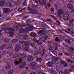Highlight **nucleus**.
Instances as JSON below:
<instances>
[{
    "instance_id": "nucleus-1",
    "label": "nucleus",
    "mask_w": 74,
    "mask_h": 74,
    "mask_svg": "<svg viewBox=\"0 0 74 74\" xmlns=\"http://www.w3.org/2000/svg\"><path fill=\"white\" fill-rule=\"evenodd\" d=\"M63 19H64L65 21H67V20H69V19H70L69 15L67 14H64L63 16Z\"/></svg>"
},
{
    "instance_id": "nucleus-2",
    "label": "nucleus",
    "mask_w": 74,
    "mask_h": 74,
    "mask_svg": "<svg viewBox=\"0 0 74 74\" xmlns=\"http://www.w3.org/2000/svg\"><path fill=\"white\" fill-rule=\"evenodd\" d=\"M11 31L14 32L15 30H14V29L11 28H7L5 29V32L6 33H9L10 32H11Z\"/></svg>"
},
{
    "instance_id": "nucleus-3",
    "label": "nucleus",
    "mask_w": 74,
    "mask_h": 74,
    "mask_svg": "<svg viewBox=\"0 0 74 74\" xmlns=\"http://www.w3.org/2000/svg\"><path fill=\"white\" fill-rule=\"evenodd\" d=\"M27 9L28 10H30V11H32L30 12L31 14H37V12H34L33 11V10H32V8H31L30 7V6H28L27 8Z\"/></svg>"
},
{
    "instance_id": "nucleus-4",
    "label": "nucleus",
    "mask_w": 74,
    "mask_h": 74,
    "mask_svg": "<svg viewBox=\"0 0 74 74\" xmlns=\"http://www.w3.org/2000/svg\"><path fill=\"white\" fill-rule=\"evenodd\" d=\"M31 21L28 20L27 23V26L28 27H30V28H33V25H32L31 24H30V23H31Z\"/></svg>"
},
{
    "instance_id": "nucleus-5",
    "label": "nucleus",
    "mask_w": 74,
    "mask_h": 74,
    "mask_svg": "<svg viewBox=\"0 0 74 74\" xmlns=\"http://www.w3.org/2000/svg\"><path fill=\"white\" fill-rule=\"evenodd\" d=\"M36 64V62H33L31 63L29 65L30 66H33V68L34 69V70H36V69H37V67H36V66H35Z\"/></svg>"
},
{
    "instance_id": "nucleus-6",
    "label": "nucleus",
    "mask_w": 74,
    "mask_h": 74,
    "mask_svg": "<svg viewBox=\"0 0 74 74\" xmlns=\"http://www.w3.org/2000/svg\"><path fill=\"white\" fill-rule=\"evenodd\" d=\"M26 63L22 62L18 66V67L19 68H23L26 66Z\"/></svg>"
},
{
    "instance_id": "nucleus-7",
    "label": "nucleus",
    "mask_w": 74,
    "mask_h": 74,
    "mask_svg": "<svg viewBox=\"0 0 74 74\" xmlns=\"http://www.w3.org/2000/svg\"><path fill=\"white\" fill-rule=\"evenodd\" d=\"M52 58L54 63H55L57 60H59V57H56L53 56L52 57Z\"/></svg>"
},
{
    "instance_id": "nucleus-8",
    "label": "nucleus",
    "mask_w": 74,
    "mask_h": 74,
    "mask_svg": "<svg viewBox=\"0 0 74 74\" xmlns=\"http://www.w3.org/2000/svg\"><path fill=\"white\" fill-rule=\"evenodd\" d=\"M47 65L48 67H53V63L51 62H48L47 63Z\"/></svg>"
},
{
    "instance_id": "nucleus-9",
    "label": "nucleus",
    "mask_w": 74,
    "mask_h": 74,
    "mask_svg": "<svg viewBox=\"0 0 74 74\" xmlns=\"http://www.w3.org/2000/svg\"><path fill=\"white\" fill-rule=\"evenodd\" d=\"M61 63L64 66V67H67L68 65L67 63L64 61H61Z\"/></svg>"
},
{
    "instance_id": "nucleus-10",
    "label": "nucleus",
    "mask_w": 74,
    "mask_h": 74,
    "mask_svg": "<svg viewBox=\"0 0 74 74\" xmlns=\"http://www.w3.org/2000/svg\"><path fill=\"white\" fill-rule=\"evenodd\" d=\"M47 38H48V37H47V35H45L43 36V37H42V40L43 42H45V40H46L47 39Z\"/></svg>"
},
{
    "instance_id": "nucleus-11",
    "label": "nucleus",
    "mask_w": 74,
    "mask_h": 74,
    "mask_svg": "<svg viewBox=\"0 0 74 74\" xmlns=\"http://www.w3.org/2000/svg\"><path fill=\"white\" fill-rule=\"evenodd\" d=\"M33 58L32 56H29L27 57V60L28 61H29V62H31V61H32V60H33Z\"/></svg>"
},
{
    "instance_id": "nucleus-12",
    "label": "nucleus",
    "mask_w": 74,
    "mask_h": 74,
    "mask_svg": "<svg viewBox=\"0 0 74 74\" xmlns=\"http://www.w3.org/2000/svg\"><path fill=\"white\" fill-rule=\"evenodd\" d=\"M22 61V59H21L19 61V62L16 61V60H15L14 62V64H15L16 65H17V64H18L19 63H21Z\"/></svg>"
},
{
    "instance_id": "nucleus-13",
    "label": "nucleus",
    "mask_w": 74,
    "mask_h": 74,
    "mask_svg": "<svg viewBox=\"0 0 74 74\" xmlns=\"http://www.w3.org/2000/svg\"><path fill=\"white\" fill-rule=\"evenodd\" d=\"M46 52V50L44 49L43 50L40 52V54L42 56H44Z\"/></svg>"
},
{
    "instance_id": "nucleus-14",
    "label": "nucleus",
    "mask_w": 74,
    "mask_h": 74,
    "mask_svg": "<svg viewBox=\"0 0 74 74\" xmlns=\"http://www.w3.org/2000/svg\"><path fill=\"white\" fill-rule=\"evenodd\" d=\"M70 69H69L68 70L65 69L64 71V72L65 74H70Z\"/></svg>"
},
{
    "instance_id": "nucleus-15",
    "label": "nucleus",
    "mask_w": 74,
    "mask_h": 74,
    "mask_svg": "<svg viewBox=\"0 0 74 74\" xmlns=\"http://www.w3.org/2000/svg\"><path fill=\"white\" fill-rule=\"evenodd\" d=\"M50 72L52 74H56V72L55 71L52 70V69H50L49 70Z\"/></svg>"
},
{
    "instance_id": "nucleus-16",
    "label": "nucleus",
    "mask_w": 74,
    "mask_h": 74,
    "mask_svg": "<svg viewBox=\"0 0 74 74\" xmlns=\"http://www.w3.org/2000/svg\"><path fill=\"white\" fill-rule=\"evenodd\" d=\"M67 6L68 8L69 9H71V10L72 8H73V5L71 4L68 3L67 5Z\"/></svg>"
},
{
    "instance_id": "nucleus-17",
    "label": "nucleus",
    "mask_w": 74,
    "mask_h": 74,
    "mask_svg": "<svg viewBox=\"0 0 74 74\" xmlns=\"http://www.w3.org/2000/svg\"><path fill=\"white\" fill-rule=\"evenodd\" d=\"M19 32L20 33H24L25 32H26L25 30L23 29H20Z\"/></svg>"
},
{
    "instance_id": "nucleus-18",
    "label": "nucleus",
    "mask_w": 74,
    "mask_h": 74,
    "mask_svg": "<svg viewBox=\"0 0 74 74\" xmlns=\"http://www.w3.org/2000/svg\"><path fill=\"white\" fill-rule=\"evenodd\" d=\"M15 36L17 38H18L21 37V34H20L17 33L15 34Z\"/></svg>"
},
{
    "instance_id": "nucleus-19",
    "label": "nucleus",
    "mask_w": 74,
    "mask_h": 74,
    "mask_svg": "<svg viewBox=\"0 0 74 74\" xmlns=\"http://www.w3.org/2000/svg\"><path fill=\"white\" fill-rule=\"evenodd\" d=\"M9 34L10 36L11 37H13V36H14V32H12V31H10V32L9 33Z\"/></svg>"
},
{
    "instance_id": "nucleus-20",
    "label": "nucleus",
    "mask_w": 74,
    "mask_h": 74,
    "mask_svg": "<svg viewBox=\"0 0 74 74\" xmlns=\"http://www.w3.org/2000/svg\"><path fill=\"white\" fill-rule=\"evenodd\" d=\"M21 48V46L19 45L18 46H17L16 48H15V51L16 52H18L19 50V49Z\"/></svg>"
},
{
    "instance_id": "nucleus-21",
    "label": "nucleus",
    "mask_w": 74,
    "mask_h": 74,
    "mask_svg": "<svg viewBox=\"0 0 74 74\" xmlns=\"http://www.w3.org/2000/svg\"><path fill=\"white\" fill-rule=\"evenodd\" d=\"M58 14L59 15H61L62 14H63V12H62V10L60 9H59L58 10Z\"/></svg>"
},
{
    "instance_id": "nucleus-22",
    "label": "nucleus",
    "mask_w": 74,
    "mask_h": 74,
    "mask_svg": "<svg viewBox=\"0 0 74 74\" xmlns=\"http://www.w3.org/2000/svg\"><path fill=\"white\" fill-rule=\"evenodd\" d=\"M49 50L50 52H52L53 50V48L52 46H50V47L49 49Z\"/></svg>"
},
{
    "instance_id": "nucleus-23",
    "label": "nucleus",
    "mask_w": 74,
    "mask_h": 74,
    "mask_svg": "<svg viewBox=\"0 0 74 74\" xmlns=\"http://www.w3.org/2000/svg\"><path fill=\"white\" fill-rule=\"evenodd\" d=\"M40 51L39 50L36 51L35 52L34 54V55H38L39 53H40Z\"/></svg>"
},
{
    "instance_id": "nucleus-24",
    "label": "nucleus",
    "mask_w": 74,
    "mask_h": 74,
    "mask_svg": "<svg viewBox=\"0 0 74 74\" xmlns=\"http://www.w3.org/2000/svg\"><path fill=\"white\" fill-rule=\"evenodd\" d=\"M40 4L42 6V7L43 6H45V5L46 3H45V2H40Z\"/></svg>"
},
{
    "instance_id": "nucleus-25",
    "label": "nucleus",
    "mask_w": 74,
    "mask_h": 74,
    "mask_svg": "<svg viewBox=\"0 0 74 74\" xmlns=\"http://www.w3.org/2000/svg\"><path fill=\"white\" fill-rule=\"evenodd\" d=\"M4 4V1L3 0H0V5H3Z\"/></svg>"
},
{
    "instance_id": "nucleus-26",
    "label": "nucleus",
    "mask_w": 74,
    "mask_h": 74,
    "mask_svg": "<svg viewBox=\"0 0 74 74\" xmlns=\"http://www.w3.org/2000/svg\"><path fill=\"white\" fill-rule=\"evenodd\" d=\"M20 56L21 58H24L26 56V55L25 54L22 53L21 54Z\"/></svg>"
},
{
    "instance_id": "nucleus-27",
    "label": "nucleus",
    "mask_w": 74,
    "mask_h": 74,
    "mask_svg": "<svg viewBox=\"0 0 74 74\" xmlns=\"http://www.w3.org/2000/svg\"><path fill=\"white\" fill-rule=\"evenodd\" d=\"M30 35L31 36L34 37H36V36H37V35H36V34L34 33H33V32L31 33Z\"/></svg>"
},
{
    "instance_id": "nucleus-28",
    "label": "nucleus",
    "mask_w": 74,
    "mask_h": 74,
    "mask_svg": "<svg viewBox=\"0 0 74 74\" xmlns=\"http://www.w3.org/2000/svg\"><path fill=\"white\" fill-rule=\"evenodd\" d=\"M19 41V40L17 39H14L12 40V42H18Z\"/></svg>"
},
{
    "instance_id": "nucleus-29",
    "label": "nucleus",
    "mask_w": 74,
    "mask_h": 74,
    "mask_svg": "<svg viewBox=\"0 0 74 74\" xmlns=\"http://www.w3.org/2000/svg\"><path fill=\"white\" fill-rule=\"evenodd\" d=\"M66 60L68 62L70 63H73V61L70 59H67Z\"/></svg>"
},
{
    "instance_id": "nucleus-30",
    "label": "nucleus",
    "mask_w": 74,
    "mask_h": 74,
    "mask_svg": "<svg viewBox=\"0 0 74 74\" xmlns=\"http://www.w3.org/2000/svg\"><path fill=\"white\" fill-rule=\"evenodd\" d=\"M33 40L34 42H37V43H40V40H38V41L36 38H33Z\"/></svg>"
},
{
    "instance_id": "nucleus-31",
    "label": "nucleus",
    "mask_w": 74,
    "mask_h": 74,
    "mask_svg": "<svg viewBox=\"0 0 74 74\" xmlns=\"http://www.w3.org/2000/svg\"><path fill=\"white\" fill-rule=\"evenodd\" d=\"M19 55L17 54H14L13 56V58H17L18 57H19Z\"/></svg>"
},
{
    "instance_id": "nucleus-32",
    "label": "nucleus",
    "mask_w": 74,
    "mask_h": 74,
    "mask_svg": "<svg viewBox=\"0 0 74 74\" xmlns=\"http://www.w3.org/2000/svg\"><path fill=\"white\" fill-rule=\"evenodd\" d=\"M24 44L25 45H29L30 43H29V42L27 41H26L24 42Z\"/></svg>"
},
{
    "instance_id": "nucleus-33",
    "label": "nucleus",
    "mask_w": 74,
    "mask_h": 74,
    "mask_svg": "<svg viewBox=\"0 0 74 74\" xmlns=\"http://www.w3.org/2000/svg\"><path fill=\"white\" fill-rule=\"evenodd\" d=\"M10 11V9H5V10L4 11V13H7V12H9Z\"/></svg>"
},
{
    "instance_id": "nucleus-34",
    "label": "nucleus",
    "mask_w": 74,
    "mask_h": 74,
    "mask_svg": "<svg viewBox=\"0 0 74 74\" xmlns=\"http://www.w3.org/2000/svg\"><path fill=\"white\" fill-rule=\"evenodd\" d=\"M14 4H15L16 5L19 4H21V2H20V1H16L14 2Z\"/></svg>"
},
{
    "instance_id": "nucleus-35",
    "label": "nucleus",
    "mask_w": 74,
    "mask_h": 74,
    "mask_svg": "<svg viewBox=\"0 0 74 74\" xmlns=\"http://www.w3.org/2000/svg\"><path fill=\"white\" fill-rule=\"evenodd\" d=\"M42 60V59L41 58H38L36 60V62H41Z\"/></svg>"
},
{
    "instance_id": "nucleus-36",
    "label": "nucleus",
    "mask_w": 74,
    "mask_h": 74,
    "mask_svg": "<svg viewBox=\"0 0 74 74\" xmlns=\"http://www.w3.org/2000/svg\"><path fill=\"white\" fill-rule=\"evenodd\" d=\"M24 50L25 51H29V47H27L24 48Z\"/></svg>"
},
{
    "instance_id": "nucleus-37",
    "label": "nucleus",
    "mask_w": 74,
    "mask_h": 74,
    "mask_svg": "<svg viewBox=\"0 0 74 74\" xmlns=\"http://www.w3.org/2000/svg\"><path fill=\"white\" fill-rule=\"evenodd\" d=\"M11 68V66L10 65H7L5 67V69L6 70H8V69H10Z\"/></svg>"
},
{
    "instance_id": "nucleus-38",
    "label": "nucleus",
    "mask_w": 74,
    "mask_h": 74,
    "mask_svg": "<svg viewBox=\"0 0 74 74\" xmlns=\"http://www.w3.org/2000/svg\"><path fill=\"white\" fill-rule=\"evenodd\" d=\"M44 31H45V30H41L39 31L38 32V33H39V34H41L42 33L44 32Z\"/></svg>"
},
{
    "instance_id": "nucleus-39",
    "label": "nucleus",
    "mask_w": 74,
    "mask_h": 74,
    "mask_svg": "<svg viewBox=\"0 0 74 74\" xmlns=\"http://www.w3.org/2000/svg\"><path fill=\"white\" fill-rule=\"evenodd\" d=\"M4 42H8L10 41V40L8 39H5L4 40Z\"/></svg>"
},
{
    "instance_id": "nucleus-40",
    "label": "nucleus",
    "mask_w": 74,
    "mask_h": 74,
    "mask_svg": "<svg viewBox=\"0 0 74 74\" xmlns=\"http://www.w3.org/2000/svg\"><path fill=\"white\" fill-rule=\"evenodd\" d=\"M13 73V70H10L8 72V74H11L12 73Z\"/></svg>"
},
{
    "instance_id": "nucleus-41",
    "label": "nucleus",
    "mask_w": 74,
    "mask_h": 74,
    "mask_svg": "<svg viewBox=\"0 0 74 74\" xmlns=\"http://www.w3.org/2000/svg\"><path fill=\"white\" fill-rule=\"evenodd\" d=\"M66 42L67 43H68L69 44H71V42H70V41L69 40L67 39L66 41Z\"/></svg>"
},
{
    "instance_id": "nucleus-42",
    "label": "nucleus",
    "mask_w": 74,
    "mask_h": 74,
    "mask_svg": "<svg viewBox=\"0 0 74 74\" xmlns=\"http://www.w3.org/2000/svg\"><path fill=\"white\" fill-rule=\"evenodd\" d=\"M18 26L20 27H21V28L23 27L24 26H25V25H22L20 24H18Z\"/></svg>"
},
{
    "instance_id": "nucleus-43",
    "label": "nucleus",
    "mask_w": 74,
    "mask_h": 74,
    "mask_svg": "<svg viewBox=\"0 0 74 74\" xmlns=\"http://www.w3.org/2000/svg\"><path fill=\"white\" fill-rule=\"evenodd\" d=\"M55 40L56 41H58L59 42V41H60V40L58 38V37H56L55 39Z\"/></svg>"
},
{
    "instance_id": "nucleus-44",
    "label": "nucleus",
    "mask_w": 74,
    "mask_h": 74,
    "mask_svg": "<svg viewBox=\"0 0 74 74\" xmlns=\"http://www.w3.org/2000/svg\"><path fill=\"white\" fill-rule=\"evenodd\" d=\"M25 33H27L28 31H29V27H26L25 28Z\"/></svg>"
},
{
    "instance_id": "nucleus-45",
    "label": "nucleus",
    "mask_w": 74,
    "mask_h": 74,
    "mask_svg": "<svg viewBox=\"0 0 74 74\" xmlns=\"http://www.w3.org/2000/svg\"><path fill=\"white\" fill-rule=\"evenodd\" d=\"M11 46H12V44H9L8 45V49H10V48H11Z\"/></svg>"
},
{
    "instance_id": "nucleus-46",
    "label": "nucleus",
    "mask_w": 74,
    "mask_h": 74,
    "mask_svg": "<svg viewBox=\"0 0 74 74\" xmlns=\"http://www.w3.org/2000/svg\"><path fill=\"white\" fill-rule=\"evenodd\" d=\"M23 38L24 39H27V38H28V36L27 35H25L24 36Z\"/></svg>"
},
{
    "instance_id": "nucleus-47",
    "label": "nucleus",
    "mask_w": 74,
    "mask_h": 74,
    "mask_svg": "<svg viewBox=\"0 0 74 74\" xmlns=\"http://www.w3.org/2000/svg\"><path fill=\"white\" fill-rule=\"evenodd\" d=\"M37 67V69H40L41 68V66L40 65L39 66H36Z\"/></svg>"
},
{
    "instance_id": "nucleus-48",
    "label": "nucleus",
    "mask_w": 74,
    "mask_h": 74,
    "mask_svg": "<svg viewBox=\"0 0 74 74\" xmlns=\"http://www.w3.org/2000/svg\"><path fill=\"white\" fill-rule=\"evenodd\" d=\"M2 48L3 49H5L6 48V45H4L2 46Z\"/></svg>"
},
{
    "instance_id": "nucleus-49",
    "label": "nucleus",
    "mask_w": 74,
    "mask_h": 74,
    "mask_svg": "<svg viewBox=\"0 0 74 74\" xmlns=\"http://www.w3.org/2000/svg\"><path fill=\"white\" fill-rule=\"evenodd\" d=\"M53 45H54V46H55V47H58V44H57L56 43H54L53 44Z\"/></svg>"
},
{
    "instance_id": "nucleus-50",
    "label": "nucleus",
    "mask_w": 74,
    "mask_h": 74,
    "mask_svg": "<svg viewBox=\"0 0 74 74\" xmlns=\"http://www.w3.org/2000/svg\"><path fill=\"white\" fill-rule=\"evenodd\" d=\"M70 49L71 51H74V48L72 47H70Z\"/></svg>"
},
{
    "instance_id": "nucleus-51",
    "label": "nucleus",
    "mask_w": 74,
    "mask_h": 74,
    "mask_svg": "<svg viewBox=\"0 0 74 74\" xmlns=\"http://www.w3.org/2000/svg\"><path fill=\"white\" fill-rule=\"evenodd\" d=\"M30 45L31 46H32V47H33L35 45H34V44L33 43H32L30 44Z\"/></svg>"
},
{
    "instance_id": "nucleus-52",
    "label": "nucleus",
    "mask_w": 74,
    "mask_h": 74,
    "mask_svg": "<svg viewBox=\"0 0 74 74\" xmlns=\"http://www.w3.org/2000/svg\"><path fill=\"white\" fill-rule=\"evenodd\" d=\"M57 23L59 25H60V22L59 21H56Z\"/></svg>"
},
{
    "instance_id": "nucleus-53",
    "label": "nucleus",
    "mask_w": 74,
    "mask_h": 74,
    "mask_svg": "<svg viewBox=\"0 0 74 74\" xmlns=\"http://www.w3.org/2000/svg\"><path fill=\"white\" fill-rule=\"evenodd\" d=\"M51 17H52V18H53L54 19H55V20H57V18H56L54 17V16H53L52 15H51Z\"/></svg>"
},
{
    "instance_id": "nucleus-54",
    "label": "nucleus",
    "mask_w": 74,
    "mask_h": 74,
    "mask_svg": "<svg viewBox=\"0 0 74 74\" xmlns=\"http://www.w3.org/2000/svg\"><path fill=\"white\" fill-rule=\"evenodd\" d=\"M39 74H42V71H38V72Z\"/></svg>"
},
{
    "instance_id": "nucleus-55",
    "label": "nucleus",
    "mask_w": 74,
    "mask_h": 74,
    "mask_svg": "<svg viewBox=\"0 0 74 74\" xmlns=\"http://www.w3.org/2000/svg\"><path fill=\"white\" fill-rule=\"evenodd\" d=\"M24 41H20L19 42V43H20V44H23V43L24 42Z\"/></svg>"
},
{
    "instance_id": "nucleus-56",
    "label": "nucleus",
    "mask_w": 74,
    "mask_h": 74,
    "mask_svg": "<svg viewBox=\"0 0 74 74\" xmlns=\"http://www.w3.org/2000/svg\"><path fill=\"white\" fill-rule=\"evenodd\" d=\"M8 4H9V6H10V7H12V6L13 5L12 3H8Z\"/></svg>"
},
{
    "instance_id": "nucleus-57",
    "label": "nucleus",
    "mask_w": 74,
    "mask_h": 74,
    "mask_svg": "<svg viewBox=\"0 0 74 74\" xmlns=\"http://www.w3.org/2000/svg\"><path fill=\"white\" fill-rule=\"evenodd\" d=\"M47 5L48 7L49 8L51 7V4L49 3H47Z\"/></svg>"
},
{
    "instance_id": "nucleus-58",
    "label": "nucleus",
    "mask_w": 74,
    "mask_h": 74,
    "mask_svg": "<svg viewBox=\"0 0 74 74\" xmlns=\"http://www.w3.org/2000/svg\"><path fill=\"white\" fill-rule=\"evenodd\" d=\"M73 21H74V19H71L70 20V23H72V22H73Z\"/></svg>"
},
{
    "instance_id": "nucleus-59",
    "label": "nucleus",
    "mask_w": 74,
    "mask_h": 74,
    "mask_svg": "<svg viewBox=\"0 0 74 74\" xmlns=\"http://www.w3.org/2000/svg\"><path fill=\"white\" fill-rule=\"evenodd\" d=\"M36 7L37 8H40V6L38 5H36Z\"/></svg>"
},
{
    "instance_id": "nucleus-60",
    "label": "nucleus",
    "mask_w": 74,
    "mask_h": 74,
    "mask_svg": "<svg viewBox=\"0 0 74 74\" xmlns=\"http://www.w3.org/2000/svg\"><path fill=\"white\" fill-rule=\"evenodd\" d=\"M36 7V5H34L32 6V8H35Z\"/></svg>"
},
{
    "instance_id": "nucleus-61",
    "label": "nucleus",
    "mask_w": 74,
    "mask_h": 74,
    "mask_svg": "<svg viewBox=\"0 0 74 74\" xmlns=\"http://www.w3.org/2000/svg\"><path fill=\"white\" fill-rule=\"evenodd\" d=\"M55 14L56 16H59V14H58L57 13H55Z\"/></svg>"
},
{
    "instance_id": "nucleus-62",
    "label": "nucleus",
    "mask_w": 74,
    "mask_h": 74,
    "mask_svg": "<svg viewBox=\"0 0 74 74\" xmlns=\"http://www.w3.org/2000/svg\"><path fill=\"white\" fill-rule=\"evenodd\" d=\"M51 12H54V10H53V8H51Z\"/></svg>"
},
{
    "instance_id": "nucleus-63",
    "label": "nucleus",
    "mask_w": 74,
    "mask_h": 74,
    "mask_svg": "<svg viewBox=\"0 0 74 74\" xmlns=\"http://www.w3.org/2000/svg\"><path fill=\"white\" fill-rule=\"evenodd\" d=\"M35 3H36V4L38 3V1H37V0H35Z\"/></svg>"
},
{
    "instance_id": "nucleus-64",
    "label": "nucleus",
    "mask_w": 74,
    "mask_h": 74,
    "mask_svg": "<svg viewBox=\"0 0 74 74\" xmlns=\"http://www.w3.org/2000/svg\"><path fill=\"white\" fill-rule=\"evenodd\" d=\"M58 55H60V56H62L63 55V53H59Z\"/></svg>"
}]
</instances>
